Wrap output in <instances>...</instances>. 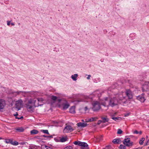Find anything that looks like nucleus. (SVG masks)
<instances>
[{
    "mask_svg": "<svg viewBox=\"0 0 149 149\" xmlns=\"http://www.w3.org/2000/svg\"><path fill=\"white\" fill-rule=\"evenodd\" d=\"M73 143L81 146V149H89L88 145L86 142L77 141L74 142Z\"/></svg>",
    "mask_w": 149,
    "mask_h": 149,
    "instance_id": "1",
    "label": "nucleus"
},
{
    "mask_svg": "<svg viewBox=\"0 0 149 149\" xmlns=\"http://www.w3.org/2000/svg\"><path fill=\"white\" fill-rule=\"evenodd\" d=\"M118 104V98L114 97L110 99L109 105L111 107H113Z\"/></svg>",
    "mask_w": 149,
    "mask_h": 149,
    "instance_id": "2",
    "label": "nucleus"
},
{
    "mask_svg": "<svg viewBox=\"0 0 149 149\" xmlns=\"http://www.w3.org/2000/svg\"><path fill=\"white\" fill-rule=\"evenodd\" d=\"M92 110L94 111H96L99 110L101 108L100 103L97 101H96L93 104Z\"/></svg>",
    "mask_w": 149,
    "mask_h": 149,
    "instance_id": "3",
    "label": "nucleus"
},
{
    "mask_svg": "<svg viewBox=\"0 0 149 149\" xmlns=\"http://www.w3.org/2000/svg\"><path fill=\"white\" fill-rule=\"evenodd\" d=\"M123 143L125 145L128 147L132 146L133 143L132 142L130 141V138H129L125 139Z\"/></svg>",
    "mask_w": 149,
    "mask_h": 149,
    "instance_id": "4",
    "label": "nucleus"
},
{
    "mask_svg": "<svg viewBox=\"0 0 149 149\" xmlns=\"http://www.w3.org/2000/svg\"><path fill=\"white\" fill-rule=\"evenodd\" d=\"M23 101L22 100L20 99L16 102L15 106L16 108L18 109V110H20L21 108L23 105Z\"/></svg>",
    "mask_w": 149,
    "mask_h": 149,
    "instance_id": "5",
    "label": "nucleus"
},
{
    "mask_svg": "<svg viewBox=\"0 0 149 149\" xmlns=\"http://www.w3.org/2000/svg\"><path fill=\"white\" fill-rule=\"evenodd\" d=\"M38 101V105L37 106L35 105V103L36 102V100H34L33 101V104L35 107H38L39 106H42L43 104L44 103L43 101H44V99L42 98H38L37 99Z\"/></svg>",
    "mask_w": 149,
    "mask_h": 149,
    "instance_id": "6",
    "label": "nucleus"
},
{
    "mask_svg": "<svg viewBox=\"0 0 149 149\" xmlns=\"http://www.w3.org/2000/svg\"><path fill=\"white\" fill-rule=\"evenodd\" d=\"M136 99L141 102H143L146 100L145 94L143 93L141 95L137 96L136 97Z\"/></svg>",
    "mask_w": 149,
    "mask_h": 149,
    "instance_id": "7",
    "label": "nucleus"
},
{
    "mask_svg": "<svg viewBox=\"0 0 149 149\" xmlns=\"http://www.w3.org/2000/svg\"><path fill=\"white\" fill-rule=\"evenodd\" d=\"M72 126L70 125H68L65 127L63 130L64 133H68L69 132H71L73 130Z\"/></svg>",
    "mask_w": 149,
    "mask_h": 149,
    "instance_id": "8",
    "label": "nucleus"
},
{
    "mask_svg": "<svg viewBox=\"0 0 149 149\" xmlns=\"http://www.w3.org/2000/svg\"><path fill=\"white\" fill-rule=\"evenodd\" d=\"M125 93L129 99H131L132 98L133 95L132 92L130 89H126Z\"/></svg>",
    "mask_w": 149,
    "mask_h": 149,
    "instance_id": "9",
    "label": "nucleus"
},
{
    "mask_svg": "<svg viewBox=\"0 0 149 149\" xmlns=\"http://www.w3.org/2000/svg\"><path fill=\"white\" fill-rule=\"evenodd\" d=\"M6 103L5 101L3 99H0V111L3 109L6 106Z\"/></svg>",
    "mask_w": 149,
    "mask_h": 149,
    "instance_id": "10",
    "label": "nucleus"
},
{
    "mask_svg": "<svg viewBox=\"0 0 149 149\" xmlns=\"http://www.w3.org/2000/svg\"><path fill=\"white\" fill-rule=\"evenodd\" d=\"M126 101L125 99L123 97L118 98V104H126Z\"/></svg>",
    "mask_w": 149,
    "mask_h": 149,
    "instance_id": "11",
    "label": "nucleus"
},
{
    "mask_svg": "<svg viewBox=\"0 0 149 149\" xmlns=\"http://www.w3.org/2000/svg\"><path fill=\"white\" fill-rule=\"evenodd\" d=\"M143 91H147L149 90V86L145 84H143L142 87Z\"/></svg>",
    "mask_w": 149,
    "mask_h": 149,
    "instance_id": "12",
    "label": "nucleus"
},
{
    "mask_svg": "<svg viewBox=\"0 0 149 149\" xmlns=\"http://www.w3.org/2000/svg\"><path fill=\"white\" fill-rule=\"evenodd\" d=\"M88 124L86 123H82L81 122H79L77 123V125L78 127H81L82 128L84 127H86Z\"/></svg>",
    "mask_w": 149,
    "mask_h": 149,
    "instance_id": "13",
    "label": "nucleus"
},
{
    "mask_svg": "<svg viewBox=\"0 0 149 149\" xmlns=\"http://www.w3.org/2000/svg\"><path fill=\"white\" fill-rule=\"evenodd\" d=\"M98 118L96 117H92L90 118H88L86 120V122H89L94 121L97 120Z\"/></svg>",
    "mask_w": 149,
    "mask_h": 149,
    "instance_id": "14",
    "label": "nucleus"
},
{
    "mask_svg": "<svg viewBox=\"0 0 149 149\" xmlns=\"http://www.w3.org/2000/svg\"><path fill=\"white\" fill-rule=\"evenodd\" d=\"M112 142L115 144H119L120 143L121 140L120 138L115 139L113 140Z\"/></svg>",
    "mask_w": 149,
    "mask_h": 149,
    "instance_id": "15",
    "label": "nucleus"
},
{
    "mask_svg": "<svg viewBox=\"0 0 149 149\" xmlns=\"http://www.w3.org/2000/svg\"><path fill=\"white\" fill-rule=\"evenodd\" d=\"M75 106H72L70 109V113L72 114L75 113Z\"/></svg>",
    "mask_w": 149,
    "mask_h": 149,
    "instance_id": "16",
    "label": "nucleus"
},
{
    "mask_svg": "<svg viewBox=\"0 0 149 149\" xmlns=\"http://www.w3.org/2000/svg\"><path fill=\"white\" fill-rule=\"evenodd\" d=\"M38 131L36 129H33L30 131V134L31 135L36 134L38 133Z\"/></svg>",
    "mask_w": 149,
    "mask_h": 149,
    "instance_id": "17",
    "label": "nucleus"
},
{
    "mask_svg": "<svg viewBox=\"0 0 149 149\" xmlns=\"http://www.w3.org/2000/svg\"><path fill=\"white\" fill-rule=\"evenodd\" d=\"M70 104H69L67 102L65 104H64L63 105V109L64 110H66L70 106Z\"/></svg>",
    "mask_w": 149,
    "mask_h": 149,
    "instance_id": "18",
    "label": "nucleus"
},
{
    "mask_svg": "<svg viewBox=\"0 0 149 149\" xmlns=\"http://www.w3.org/2000/svg\"><path fill=\"white\" fill-rule=\"evenodd\" d=\"M77 74H75L74 75H72L71 76V78L74 81H76L77 80V78L78 77Z\"/></svg>",
    "mask_w": 149,
    "mask_h": 149,
    "instance_id": "19",
    "label": "nucleus"
},
{
    "mask_svg": "<svg viewBox=\"0 0 149 149\" xmlns=\"http://www.w3.org/2000/svg\"><path fill=\"white\" fill-rule=\"evenodd\" d=\"M101 119H102V121L103 123H105L107 122H108L109 121V119L108 118L106 117H102Z\"/></svg>",
    "mask_w": 149,
    "mask_h": 149,
    "instance_id": "20",
    "label": "nucleus"
},
{
    "mask_svg": "<svg viewBox=\"0 0 149 149\" xmlns=\"http://www.w3.org/2000/svg\"><path fill=\"white\" fill-rule=\"evenodd\" d=\"M67 140V137L66 136L63 137L60 139V141L61 142H64L66 141Z\"/></svg>",
    "mask_w": 149,
    "mask_h": 149,
    "instance_id": "21",
    "label": "nucleus"
},
{
    "mask_svg": "<svg viewBox=\"0 0 149 149\" xmlns=\"http://www.w3.org/2000/svg\"><path fill=\"white\" fill-rule=\"evenodd\" d=\"M16 130L19 132H23L24 130V129L22 127H18L16 129Z\"/></svg>",
    "mask_w": 149,
    "mask_h": 149,
    "instance_id": "22",
    "label": "nucleus"
},
{
    "mask_svg": "<svg viewBox=\"0 0 149 149\" xmlns=\"http://www.w3.org/2000/svg\"><path fill=\"white\" fill-rule=\"evenodd\" d=\"M49 148L50 147L45 145H42L41 147V149H49Z\"/></svg>",
    "mask_w": 149,
    "mask_h": 149,
    "instance_id": "23",
    "label": "nucleus"
},
{
    "mask_svg": "<svg viewBox=\"0 0 149 149\" xmlns=\"http://www.w3.org/2000/svg\"><path fill=\"white\" fill-rule=\"evenodd\" d=\"M51 97L52 100L54 102L55 101H56V100H57V97L55 96L52 95L51 96Z\"/></svg>",
    "mask_w": 149,
    "mask_h": 149,
    "instance_id": "24",
    "label": "nucleus"
},
{
    "mask_svg": "<svg viewBox=\"0 0 149 149\" xmlns=\"http://www.w3.org/2000/svg\"><path fill=\"white\" fill-rule=\"evenodd\" d=\"M111 118L116 121H117L118 120H121L122 119V118H121L120 117H112Z\"/></svg>",
    "mask_w": 149,
    "mask_h": 149,
    "instance_id": "25",
    "label": "nucleus"
},
{
    "mask_svg": "<svg viewBox=\"0 0 149 149\" xmlns=\"http://www.w3.org/2000/svg\"><path fill=\"white\" fill-rule=\"evenodd\" d=\"M145 138L144 137L142 138L141 139H140L139 141V143L141 145L143 144V141L145 140Z\"/></svg>",
    "mask_w": 149,
    "mask_h": 149,
    "instance_id": "26",
    "label": "nucleus"
},
{
    "mask_svg": "<svg viewBox=\"0 0 149 149\" xmlns=\"http://www.w3.org/2000/svg\"><path fill=\"white\" fill-rule=\"evenodd\" d=\"M5 141V143H10L11 144V143H12L13 142V140L10 139H8L6 140Z\"/></svg>",
    "mask_w": 149,
    "mask_h": 149,
    "instance_id": "27",
    "label": "nucleus"
},
{
    "mask_svg": "<svg viewBox=\"0 0 149 149\" xmlns=\"http://www.w3.org/2000/svg\"><path fill=\"white\" fill-rule=\"evenodd\" d=\"M41 131L44 133L47 134H49V133L48 131L47 130H41Z\"/></svg>",
    "mask_w": 149,
    "mask_h": 149,
    "instance_id": "28",
    "label": "nucleus"
},
{
    "mask_svg": "<svg viewBox=\"0 0 149 149\" xmlns=\"http://www.w3.org/2000/svg\"><path fill=\"white\" fill-rule=\"evenodd\" d=\"M125 145L124 146L122 144H120L119 148V149H126V147Z\"/></svg>",
    "mask_w": 149,
    "mask_h": 149,
    "instance_id": "29",
    "label": "nucleus"
},
{
    "mask_svg": "<svg viewBox=\"0 0 149 149\" xmlns=\"http://www.w3.org/2000/svg\"><path fill=\"white\" fill-rule=\"evenodd\" d=\"M26 107L27 109H31L32 108V106L27 103L26 104Z\"/></svg>",
    "mask_w": 149,
    "mask_h": 149,
    "instance_id": "30",
    "label": "nucleus"
},
{
    "mask_svg": "<svg viewBox=\"0 0 149 149\" xmlns=\"http://www.w3.org/2000/svg\"><path fill=\"white\" fill-rule=\"evenodd\" d=\"M12 145L17 146L18 144V143L16 141H13L12 143H11Z\"/></svg>",
    "mask_w": 149,
    "mask_h": 149,
    "instance_id": "31",
    "label": "nucleus"
},
{
    "mask_svg": "<svg viewBox=\"0 0 149 149\" xmlns=\"http://www.w3.org/2000/svg\"><path fill=\"white\" fill-rule=\"evenodd\" d=\"M123 132V131L120 129L118 130L117 134H121Z\"/></svg>",
    "mask_w": 149,
    "mask_h": 149,
    "instance_id": "32",
    "label": "nucleus"
},
{
    "mask_svg": "<svg viewBox=\"0 0 149 149\" xmlns=\"http://www.w3.org/2000/svg\"><path fill=\"white\" fill-rule=\"evenodd\" d=\"M28 92H25L23 91H17V92H15V93H17V94H19L20 93H28Z\"/></svg>",
    "mask_w": 149,
    "mask_h": 149,
    "instance_id": "33",
    "label": "nucleus"
},
{
    "mask_svg": "<svg viewBox=\"0 0 149 149\" xmlns=\"http://www.w3.org/2000/svg\"><path fill=\"white\" fill-rule=\"evenodd\" d=\"M72 147L71 146H67L65 147L64 149H72Z\"/></svg>",
    "mask_w": 149,
    "mask_h": 149,
    "instance_id": "34",
    "label": "nucleus"
},
{
    "mask_svg": "<svg viewBox=\"0 0 149 149\" xmlns=\"http://www.w3.org/2000/svg\"><path fill=\"white\" fill-rule=\"evenodd\" d=\"M106 149H113L112 147L110 145L107 146H106Z\"/></svg>",
    "mask_w": 149,
    "mask_h": 149,
    "instance_id": "35",
    "label": "nucleus"
},
{
    "mask_svg": "<svg viewBox=\"0 0 149 149\" xmlns=\"http://www.w3.org/2000/svg\"><path fill=\"white\" fill-rule=\"evenodd\" d=\"M61 100L59 98H58L57 97V100H56V102H58V103H60L61 102Z\"/></svg>",
    "mask_w": 149,
    "mask_h": 149,
    "instance_id": "36",
    "label": "nucleus"
},
{
    "mask_svg": "<svg viewBox=\"0 0 149 149\" xmlns=\"http://www.w3.org/2000/svg\"><path fill=\"white\" fill-rule=\"evenodd\" d=\"M34 138L38 139H43L41 137H40V136H36L34 137Z\"/></svg>",
    "mask_w": 149,
    "mask_h": 149,
    "instance_id": "37",
    "label": "nucleus"
},
{
    "mask_svg": "<svg viewBox=\"0 0 149 149\" xmlns=\"http://www.w3.org/2000/svg\"><path fill=\"white\" fill-rule=\"evenodd\" d=\"M33 103V102H32V100H29L28 103L27 104H31Z\"/></svg>",
    "mask_w": 149,
    "mask_h": 149,
    "instance_id": "38",
    "label": "nucleus"
},
{
    "mask_svg": "<svg viewBox=\"0 0 149 149\" xmlns=\"http://www.w3.org/2000/svg\"><path fill=\"white\" fill-rule=\"evenodd\" d=\"M23 118H24V117L23 116H21L20 118H19V117H15V118L16 119H23Z\"/></svg>",
    "mask_w": 149,
    "mask_h": 149,
    "instance_id": "39",
    "label": "nucleus"
},
{
    "mask_svg": "<svg viewBox=\"0 0 149 149\" xmlns=\"http://www.w3.org/2000/svg\"><path fill=\"white\" fill-rule=\"evenodd\" d=\"M101 123H102V120H99L98 121L97 124L98 125H100Z\"/></svg>",
    "mask_w": 149,
    "mask_h": 149,
    "instance_id": "40",
    "label": "nucleus"
},
{
    "mask_svg": "<svg viewBox=\"0 0 149 149\" xmlns=\"http://www.w3.org/2000/svg\"><path fill=\"white\" fill-rule=\"evenodd\" d=\"M130 114V113H126L124 114V116L125 117H127L128 116H129Z\"/></svg>",
    "mask_w": 149,
    "mask_h": 149,
    "instance_id": "41",
    "label": "nucleus"
},
{
    "mask_svg": "<svg viewBox=\"0 0 149 149\" xmlns=\"http://www.w3.org/2000/svg\"><path fill=\"white\" fill-rule=\"evenodd\" d=\"M133 133L134 134H138L139 133V132H138V131L137 130H135V131H134Z\"/></svg>",
    "mask_w": 149,
    "mask_h": 149,
    "instance_id": "42",
    "label": "nucleus"
},
{
    "mask_svg": "<svg viewBox=\"0 0 149 149\" xmlns=\"http://www.w3.org/2000/svg\"><path fill=\"white\" fill-rule=\"evenodd\" d=\"M13 115L14 116H15V117H17V116L18 115V113L17 112H16V113L15 114H14Z\"/></svg>",
    "mask_w": 149,
    "mask_h": 149,
    "instance_id": "43",
    "label": "nucleus"
},
{
    "mask_svg": "<svg viewBox=\"0 0 149 149\" xmlns=\"http://www.w3.org/2000/svg\"><path fill=\"white\" fill-rule=\"evenodd\" d=\"M91 77V75H88V77H87V79H90V78Z\"/></svg>",
    "mask_w": 149,
    "mask_h": 149,
    "instance_id": "44",
    "label": "nucleus"
},
{
    "mask_svg": "<svg viewBox=\"0 0 149 149\" xmlns=\"http://www.w3.org/2000/svg\"><path fill=\"white\" fill-rule=\"evenodd\" d=\"M10 24V22L9 21H7V24L8 25H9Z\"/></svg>",
    "mask_w": 149,
    "mask_h": 149,
    "instance_id": "45",
    "label": "nucleus"
},
{
    "mask_svg": "<svg viewBox=\"0 0 149 149\" xmlns=\"http://www.w3.org/2000/svg\"><path fill=\"white\" fill-rule=\"evenodd\" d=\"M54 140L56 142H58V139L57 138H54Z\"/></svg>",
    "mask_w": 149,
    "mask_h": 149,
    "instance_id": "46",
    "label": "nucleus"
},
{
    "mask_svg": "<svg viewBox=\"0 0 149 149\" xmlns=\"http://www.w3.org/2000/svg\"><path fill=\"white\" fill-rule=\"evenodd\" d=\"M48 136L45 135H41L40 136V137H47Z\"/></svg>",
    "mask_w": 149,
    "mask_h": 149,
    "instance_id": "47",
    "label": "nucleus"
},
{
    "mask_svg": "<svg viewBox=\"0 0 149 149\" xmlns=\"http://www.w3.org/2000/svg\"><path fill=\"white\" fill-rule=\"evenodd\" d=\"M47 137H50V138H53V136L52 135H50L49 136H48Z\"/></svg>",
    "mask_w": 149,
    "mask_h": 149,
    "instance_id": "48",
    "label": "nucleus"
},
{
    "mask_svg": "<svg viewBox=\"0 0 149 149\" xmlns=\"http://www.w3.org/2000/svg\"><path fill=\"white\" fill-rule=\"evenodd\" d=\"M84 109H85V111H86L87 110V109H88V108L87 107H85Z\"/></svg>",
    "mask_w": 149,
    "mask_h": 149,
    "instance_id": "49",
    "label": "nucleus"
},
{
    "mask_svg": "<svg viewBox=\"0 0 149 149\" xmlns=\"http://www.w3.org/2000/svg\"><path fill=\"white\" fill-rule=\"evenodd\" d=\"M139 133L140 135L142 133V132L141 131H140L139 132Z\"/></svg>",
    "mask_w": 149,
    "mask_h": 149,
    "instance_id": "50",
    "label": "nucleus"
},
{
    "mask_svg": "<svg viewBox=\"0 0 149 149\" xmlns=\"http://www.w3.org/2000/svg\"><path fill=\"white\" fill-rule=\"evenodd\" d=\"M11 24L12 25L14 26L15 25V24L13 23H11Z\"/></svg>",
    "mask_w": 149,
    "mask_h": 149,
    "instance_id": "51",
    "label": "nucleus"
},
{
    "mask_svg": "<svg viewBox=\"0 0 149 149\" xmlns=\"http://www.w3.org/2000/svg\"><path fill=\"white\" fill-rule=\"evenodd\" d=\"M103 61H104V59H101L100 60V61H101V62H103Z\"/></svg>",
    "mask_w": 149,
    "mask_h": 149,
    "instance_id": "52",
    "label": "nucleus"
},
{
    "mask_svg": "<svg viewBox=\"0 0 149 149\" xmlns=\"http://www.w3.org/2000/svg\"><path fill=\"white\" fill-rule=\"evenodd\" d=\"M147 143H146L145 145V146H146V145H147Z\"/></svg>",
    "mask_w": 149,
    "mask_h": 149,
    "instance_id": "53",
    "label": "nucleus"
},
{
    "mask_svg": "<svg viewBox=\"0 0 149 149\" xmlns=\"http://www.w3.org/2000/svg\"><path fill=\"white\" fill-rule=\"evenodd\" d=\"M2 139V138L1 137H0V140L1 139Z\"/></svg>",
    "mask_w": 149,
    "mask_h": 149,
    "instance_id": "54",
    "label": "nucleus"
},
{
    "mask_svg": "<svg viewBox=\"0 0 149 149\" xmlns=\"http://www.w3.org/2000/svg\"><path fill=\"white\" fill-rule=\"evenodd\" d=\"M20 23H18V25H20Z\"/></svg>",
    "mask_w": 149,
    "mask_h": 149,
    "instance_id": "55",
    "label": "nucleus"
},
{
    "mask_svg": "<svg viewBox=\"0 0 149 149\" xmlns=\"http://www.w3.org/2000/svg\"><path fill=\"white\" fill-rule=\"evenodd\" d=\"M148 149H149V146L148 147Z\"/></svg>",
    "mask_w": 149,
    "mask_h": 149,
    "instance_id": "56",
    "label": "nucleus"
},
{
    "mask_svg": "<svg viewBox=\"0 0 149 149\" xmlns=\"http://www.w3.org/2000/svg\"><path fill=\"white\" fill-rule=\"evenodd\" d=\"M82 121H84V120H82Z\"/></svg>",
    "mask_w": 149,
    "mask_h": 149,
    "instance_id": "57",
    "label": "nucleus"
},
{
    "mask_svg": "<svg viewBox=\"0 0 149 149\" xmlns=\"http://www.w3.org/2000/svg\"><path fill=\"white\" fill-rule=\"evenodd\" d=\"M148 141H149V139H148Z\"/></svg>",
    "mask_w": 149,
    "mask_h": 149,
    "instance_id": "58",
    "label": "nucleus"
}]
</instances>
